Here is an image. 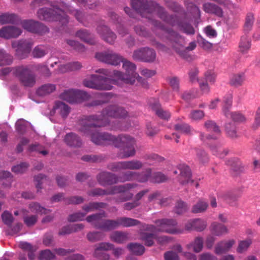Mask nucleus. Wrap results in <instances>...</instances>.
Returning <instances> with one entry per match:
<instances>
[{"mask_svg":"<svg viewBox=\"0 0 260 260\" xmlns=\"http://www.w3.org/2000/svg\"><path fill=\"white\" fill-rule=\"evenodd\" d=\"M95 57L99 60L114 66L118 65L120 61L123 62V69L125 74H122L118 71H114L112 79L103 78L96 75H91L89 78L85 79L83 84L85 86L97 89L110 90L114 83L122 86L125 84L132 85L137 82V85L147 88V82L136 73L135 65L127 60H123L122 58L112 52L98 53Z\"/></svg>","mask_w":260,"mask_h":260,"instance_id":"1","label":"nucleus"},{"mask_svg":"<svg viewBox=\"0 0 260 260\" xmlns=\"http://www.w3.org/2000/svg\"><path fill=\"white\" fill-rule=\"evenodd\" d=\"M91 140L93 143L98 145L113 144L116 147L124 146V154L122 157H127L133 156L135 153L134 139L128 136H119L115 138L108 134L102 135L98 133L91 135Z\"/></svg>","mask_w":260,"mask_h":260,"instance_id":"2","label":"nucleus"},{"mask_svg":"<svg viewBox=\"0 0 260 260\" xmlns=\"http://www.w3.org/2000/svg\"><path fill=\"white\" fill-rule=\"evenodd\" d=\"M126 111L116 106H112L105 110L103 114L99 117L92 116L88 119V122L81 129L85 134L89 135L92 131L93 127L105 126L108 123L110 117H124L126 115Z\"/></svg>","mask_w":260,"mask_h":260,"instance_id":"3","label":"nucleus"},{"mask_svg":"<svg viewBox=\"0 0 260 260\" xmlns=\"http://www.w3.org/2000/svg\"><path fill=\"white\" fill-rule=\"evenodd\" d=\"M101 214L92 215L88 216L86 220L88 222H91L104 231H108L116 228L118 225L130 226L136 225L137 221L131 218H121L117 221H104Z\"/></svg>","mask_w":260,"mask_h":260,"instance_id":"4","label":"nucleus"},{"mask_svg":"<svg viewBox=\"0 0 260 260\" xmlns=\"http://www.w3.org/2000/svg\"><path fill=\"white\" fill-rule=\"evenodd\" d=\"M68 10L69 8L67 6H65L63 11L59 8H55L53 10L50 9H42L38 12V16L42 20L62 21L63 19H67L64 11H68Z\"/></svg>","mask_w":260,"mask_h":260,"instance_id":"5","label":"nucleus"},{"mask_svg":"<svg viewBox=\"0 0 260 260\" xmlns=\"http://www.w3.org/2000/svg\"><path fill=\"white\" fill-rule=\"evenodd\" d=\"M49 210L41 207L39 204L32 203L30 204L29 211L22 210L20 213L23 216L24 221L28 226L34 225L37 221V216L34 215H29L30 213H35L41 215L47 214Z\"/></svg>","mask_w":260,"mask_h":260,"instance_id":"6","label":"nucleus"},{"mask_svg":"<svg viewBox=\"0 0 260 260\" xmlns=\"http://www.w3.org/2000/svg\"><path fill=\"white\" fill-rule=\"evenodd\" d=\"M60 99L70 103H78L86 100L88 95L84 91L74 89L65 90L60 95Z\"/></svg>","mask_w":260,"mask_h":260,"instance_id":"7","label":"nucleus"},{"mask_svg":"<svg viewBox=\"0 0 260 260\" xmlns=\"http://www.w3.org/2000/svg\"><path fill=\"white\" fill-rule=\"evenodd\" d=\"M176 222L172 220L162 219L156 222V227L150 226L149 230L153 232H166L169 233H176L177 230L175 227Z\"/></svg>","mask_w":260,"mask_h":260,"instance_id":"8","label":"nucleus"},{"mask_svg":"<svg viewBox=\"0 0 260 260\" xmlns=\"http://www.w3.org/2000/svg\"><path fill=\"white\" fill-rule=\"evenodd\" d=\"M150 171H147V174L137 175L136 174H131L125 176L123 179L120 178L119 181H124L127 180L131 179L132 178H136L140 182H145L148 180L149 179L153 182H162L165 180V177L161 173H158L155 175L154 177H151L150 175Z\"/></svg>","mask_w":260,"mask_h":260,"instance_id":"9","label":"nucleus"},{"mask_svg":"<svg viewBox=\"0 0 260 260\" xmlns=\"http://www.w3.org/2000/svg\"><path fill=\"white\" fill-rule=\"evenodd\" d=\"M155 53L153 50L146 48L135 51L133 56L134 59L145 61H152L155 59Z\"/></svg>","mask_w":260,"mask_h":260,"instance_id":"10","label":"nucleus"},{"mask_svg":"<svg viewBox=\"0 0 260 260\" xmlns=\"http://www.w3.org/2000/svg\"><path fill=\"white\" fill-rule=\"evenodd\" d=\"M204 126L207 130L214 132L216 135L214 136H205L203 133H201L200 134V139L202 141L205 142L207 140L212 139L214 140L218 138L217 135L219 134L220 130L218 126L216 125L214 121L212 120H208L205 122Z\"/></svg>","mask_w":260,"mask_h":260,"instance_id":"11","label":"nucleus"},{"mask_svg":"<svg viewBox=\"0 0 260 260\" xmlns=\"http://www.w3.org/2000/svg\"><path fill=\"white\" fill-rule=\"evenodd\" d=\"M112 248V245L109 243H102L95 249L94 255L100 260H108L109 255L105 251Z\"/></svg>","mask_w":260,"mask_h":260,"instance_id":"12","label":"nucleus"},{"mask_svg":"<svg viewBox=\"0 0 260 260\" xmlns=\"http://www.w3.org/2000/svg\"><path fill=\"white\" fill-rule=\"evenodd\" d=\"M21 33V30L15 26H6L0 29V37L9 39L12 37H17Z\"/></svg>","mask_w":260,"mask_h":260,"instance_id":"13","label":"nucleus"},{"mask_svg":"<svg viewBox=\"0 0 260 260\" xmlns=\"http://www.w3.org/2000/svg\"><path fill=\"white\" fill-rule=\"evenodd\" d=\"M210 230L212 235L217 237L221 236L229 232L226 226L216 222H214L211 224Z\"/></svg>","mask_w":260,"mask_h":260,"instance_id":"14","label":"nucleus"},{"mask_svg":"<svg viewBox=\"0 0 260 260\" xmlns=\"http://www.w3.org/2000/svg\"><path fill=\"white\" fill-rule=\"evenodd\" d=\"M22 25L25 29L31 32L41 33L40 28H42L46 30L47 29L45 27L38 22L31 20L23 21L22 22Z\"/></svg>","mask_w":260,"mask_h":260,"instance_id":"15","label":"nucleus"},{"mask_svg":"<svg viewBox=\"0 0 260 260\" xmlns=\"http://www.w3.org/2000/svg\"><path fill=\"white\" fill-rule=\"evenodd\" d=\"M206 226V222L200 219H196L190 220L188 221L185 225V228L187 230H194L198 231L204 230Z\"/></svg>","mask_w":260,"mask_h":260,"instance_id":"16","label":"nucleus"},{"mask_svg":"<svg viewBox=\"0 0 260 260\" xmlns=\"http://www.w3.org/2000/svg\"><path fill=\"white\" fill-rule=\"evenodd\" d=\"M69 108L64 103L60 102H57L51 111L52 114H58L62 117L64 118L67 116L69 113Z\"/></svg>","mask_w":260,"mask_h":260,"instance_id":"17","label":"nucleus"},{"mask_svg":"<svg viewBox=\"0 0 260 260\" xmlns=\"http://www.w3.org/2000/svg\"><path fill=\"white\" fill-rule=\"evenodd\" d=\"M235 243V241L234 240L221 241L217 243L215 247L216 253L220 254L229 250Z\"/></svg>","mask_w":260,"mask_h":260,"instance_id":"18","label":"nucleus"},{"mask_svg":"<svg viewBox=\"0 0 260 260\" xmlns=\"http://www.w3.org/2000/svg\"><path fill=\"white\" fill-rule=\"evenodd\" d=\"M19 78L22 84L26 86H31L35 82L34 77L28 74L25 70L19 75Z\"/></svg>","mask_w":260,"mask_h":260,"instance_id":"19","label":"nucleus"},{"mask_svg":"<svg viewBox=\"0 0 260 260\" xmlns=\"http://www.w3.org/2000/svg\"><path fill=\"white\" fill-rule=\"evenodd\" d=\"M118 169H138L142 167L139 161L119 162L117 164Z\"/></svg>","mask_w":260,"mask_h":260,"instance_id":"20","label":"nucleus"},{"mask_svg":"<svg viewBox=\"0 0 260 260\" xmlns=\"http://www.w3.org/2000/svg\"><path fill=\"white\" fill-rule=\"evenodd\" d=\"M101 29L102 32H100V29H99V31L103 38L109 43H113L116 38L115 35L106 26H103Z\"/></svg>","mask_w":260,"mask_h":260,"instance_id":"21","label":"nucleus"},{"mask_svg":"<svg viewBox=\"0 0 260 260\" xmlns=\"http://www.w3.org/2000/svg\"><path fill=\"white\" fill-rule=\"evenodd\" d=\"M175 129L177 131L178 134L175 135H173V136L176 137L175 141L176 143L179 142L178 140V134H189L191 132V128L190 127L186 124H182L180 125H176L175 126Z\"/></svg>","mask_w":260,"mask_h":260,"instance_id":"22","label":"nucleus"},{"mask_svg":"<svg viewBox=\"0 0 260 260\" xmlns=\"http://www.w3.org/2000/svg\"><path fill=\"white\" fill-rule=\"evenodd\" d=\"M204 10L209 13H214L219 17L222 16L223 12L222 10L211 3L205 4L204 6Z\"/></svg>","mask_w":260,"mask_h":260,"instance_id":"23","label":"nucleus"},{"mask_svg":"<svg viewBox=\"0 0 260 260\" xmlns=\"http://www.w3.org/2000/svg\"><path fill=\"white\" fill-rule=\"evenodd\" d=\"M64 141L71 146H79L81 144L79 138L73 133L67 134L64 138Z\"/></svg>","mask_w":260,"mask_h":260,"instance_id":"24","label":"nucleus"},{"mask_svg":"<svg viewBox=\"0 0 260 260\" xmlns=\"http://www.w3.org/2000/svg\"><path fill=\"white\" fill-rule=\"evenodd\" d=\"M55 90V86L54 84H47L41 86L37 92L39 95L43 96L52 92Z\"/></svg>","mask_w":260,"mask_h":260,"instance_id":"25","label":"nucleus"},{"mask_svg":"<svg viewBox=\"0 0 260 260\" xmlns=\"http://www.w3.org/2000/svg\"><path fill=\"white\" fill-rule=\"evenodd\" d=\"M222 111L225 116L231 118L235 121H243L245 119L244 116L241 113L230 112L229 110L225 108H223Z\"/></svg>","mask_w":260,"mask_h":260,"instance_id":"26","label":"nucleus"},{"mask_svg":"<svg viewBox=\"0 0 260 260\" xmlns=\"http://www.w3.org/2000/svg\"><path fill=\"white\" fill-rule=\"evenodd\" d=\"M81 68V65L78 62L70 63L62 65L60 68V71L62 73L77 70Z\"/></svg>","mask_w":260,"mask_h":260,"instance_id":"27","label":"nucleus"},{"mask_svg":"<svg viewBox=\"0 0 260 260\" xmlns=\"http://www.w3.org/2000/svg\"><path fill=\"white\" fill-rule=\"evenodd\" d=\"M83 228L81 224H74L71 225L64 227L59 234V235L68 234L73 232H76L82 229Z\"/></svg>","mask_w":260,"mask_h":260,"instance_id":"28","label":"nucleus"},{"mask_svg":"<svg viewBox=\"0 0 260 260\" xmlns=\"http://www.w3.org/2000/svg\"><path fill=\"white\" fill-rule=\"evenodd\" d=\"M180 174L181 178L184 180L182 181V183H189L190 181L192 182L190 179L191 173L189 168L187 166H183L180 168Z\"/></svg>","mask_w":260,"mask_h":260,"instance_id":"29","label":"nucleus"},{"mask_svg":"<svg viewBox=\"0 0 260 260\" xmlns=\"http://www.w3.org/2000/svg\"><path fill=\"white\" fill-rule=\"evenodd\" d=\"M210 148L212 153L214 155H217L220 158L223 157L228 153V151L226 150H224L219 145L216 144L213 146H210Z\"/></svg>","mask_w":260,"mask_h":260,"instance_id":"30","label":"nucleus"},{"mask_svg":"<svg viewBox=\"0 0 260 260\" xmlns=\"http://www.w3.org/2000/svg\"><path fill=\"white\" fill-rule=\"evenodd\" d=\"M152 106L156 115L160 118L164 119H168L170 117V114L169 112L159 108V104L158 103Z\"/></svg>","mask_w":260,"mask_h":260,"instance_id":"31","label":"nucleus"},{"mask_svg":"<svg viewBox=\"0 0 260 260\" xmlns=\"http://www.w3.org/2000/svg\"><path fill=\"white\" fill-rule=\"evenodd\" d=\"M128 248L129 250L136 255L142 254L145 250V248L142 245L137 243H133L128 245Z\"/></svg>","mask_w":260,"mask_h":260,"instance_id":"32","label":"nucleus"},{"mask_svg":"<svg viewBox=\"0 0 260 260\" xmlns=\"http://www.w3.org/2000/svg\"><path fill=\"white\" fill-rule=\"evenodd\" d=\"M203 240L202 238L198 237L195 239L194 242L188 245L189 249L192 248L196 252H200L203 248Z\"/></svg>","mask_w":260,"mask_h":260,"instance_id":"33","label":"nucleus"},{"mask_svg":"<svg viewBox=\"0 0 260 260\" xmlns=\"http://www.w3.org/2000/svg\"><path fill=\"white\" fill-rule=\"evenodd\" d=\"M208 207V204L204 201H199L192 207V211L193 213H201L205 211Z\"/></svg>","mask_w":260,"mask_h":260,"instance_id":"34","label":"nucleus"},{"mask_svg":"<svg viewBox=\"0 0 260 260\" xmlns=\"http://www.w3.org/2000/svg\"><path fill=\"white\" fill-rule=\"evenodd\" d=\"M244 80V75L236 74L233 75L230 80V84L235 86H241Z\"/></svg>","mask_w":260,"mask_h":260,"instance_id":"35","label":"nucleus"},{"mask_svg":"<svg viewBox=\"0 0 260 260\" xmlns=\"http://www.w3.org/2000/svg\"><path fill=\"white\" fill-rule=\"evenodd\" d=\"M12 58L3 50H0V66L10 64L12 62Z\"/></svg>","mask_w":260,"mask_h":260,"instance_id":"36","label":"nucleus"},{"mask_svg":"<svg viewBox=\"0 0 260 260\" xmlns=\"http://www.w3.org/2000/svg\"><path fill=\"white\" fill-rule=\"evenodd\" d=\"M252 243V240L250 239L240 241L237 248V251L239 253H242L247 250Z\"/></svg>","mask_w":260,"mask_h":260,"instance_id":"37","label":"nucleus"},{"mask_svg":"<svg viewBox=\"0 0 260 260\" xmlns=\"http://www.w3.org/2000/svg\"><path fill=\"white\" fill-rule=\"evenodd\" d=\"M13 48H16V50L19 53V51L23 50L25 53H28L30 52L31 45H27L25 43H20L19 42H13L12 44Z\"/></svg>","mask_w":260,"mask_h":260,"instance_id":"38","label":"nucleus"},{"mask_svg":"<svg viewBox=\"0 0 260 260\" xmlns=\"http://www.w3.org/2000/svg\"><path fill=\"white\" fill-rule=\"evenodd\" d=\"M30 124L28 122L23 119H20L16 122V128L18 132L21 133L28 127L30 126Z\"/></svg>","mask_w":260,"mask_h":260,"instance_id":"39","label":"nucleus"},{"mask_svg":"<svg viewBox=\"0 0 260 260\" xmlns=\"http://www.w3.org/2000/svg\"><path fill=\"white\" fill-rule=\"evenodd\" d=\"M126 238L125 234L119 232H114L111 236V239L112 240L117 243H122L124 242L126 240Z\"/></svg>","mask_w":260,"mask_h":260,"instance_id":"40","label":"nucleus"},{"mask_svg":"<svg viewBox=\"0 0 260 260\" xmlns=\"http://www.w3.org/2000/svg\"><path fill=\"white\" fill-rule=\"evenodd\" d=\"M205 114L201 110H193L189 114V117L193 120H199L204 117Z\"/></svg>","mask_w":260,"mask_h":260,"instance_id":"41","label":"nucleus"},{"mask_svg":"<svg viewBox=\"0 0 260 260\" xmlns=\"http://www.w3.org/2000/svg\"><path fill=\"white\" fill-rule=\"evenodd\" d=\"M77 36L86 42L93 43L90 40V35L85 30H80L77 32Z\"/></svg>","mask_w":260,"mask_h":260,"instance_id":"42","label":"nucleus"},{"mask_svg":"<svg viewBox=\"0 0 260 260\" xmlns=\"http://www.w3.org/2000/svg\"><path fill=\"white\" fill-rule=\"evenodd\" d=\"M28 167V165L26 163H21L19 165L14 166L12 168L13 172L19 174L25 172Z\"/></svg>","mask_w":260,"mask_h":260,"instance_id":"43","label":"nucleus"},{"mask_svg":"<svg viewBox=\"0 0 260 260\" xmlns=\"http://www.w3.org/2000/svg\"><path fill=\"white\" fill-rule=\"evenodd\" d=\"M46 54L45 50L43 46H37L35 47L32 51V55L34 57H42Z\"/></svg>","mask_w":260,"mask_h":260,"instance_id":"44","label":"nucleus"},{"mask_svg":"<svg viewBox=\"0 0 260 260\" xmlns=\"http://www.w3.org/2000/svg\"><path fill=\"white\" fill-rule=\"evenodd\" d=\"M15 16L12 14H4L0 15V23L5 24L12 22L14 20Z\"/></svg>","mask_w":260,"mask_h":260,"instance_id":"45","label":"nucleus"},{"mask_svg":"<svg viewBox=\"0 0 260 260\" xmlns=\"http://www.w3.org/2000/svg\"><path fill=\"white\" fill-rule=\"evenodd\" d=\"M3 222L7 225H10L13 220V218L11 213L7 211L4 212L2 215Z\"/></svg>","mask_w":260,"mask_h":260,"instance_id":"46","label":"nucleus"},{"mask_svg":"<svg viewBox=\"0 0 260 260\" xmlns=\"http://www.w3.org/2000/svg\"><path fill=\"white\" fill-rule=\"evenodd\" d=\"M253 15L252 14L247 15L244 25V29L246 30H249L251 29L253 22Z\"/></svg>","mask_w":260,"mask_h":260,"instance_id":"47","label":"nucleus"},{"mask_svg":"<svg viewBox=\"0 0 260 260\" xmlns=\"http://www.w3.org/2000/svg\"><path fill=\"white\" fill-rule=\"evenodd\" d=\"M54 257V254L49 250L42 251L40 254L41 260H49Z\"/></svg>","mask_w":260,"mask_h":260,"instance_id":"48","label":"nucleus"},{"mask_svg":"<svg viewBox=\"0 0 260 260\" xmlns=\"http://www.w3.org/2000/svg\"><path fill=\"white\" fill-rule=\"evenodd\" d=\"M132 6L134 10L138 12L145 7L140 0H132Z\"/></svg>","mask_w":260,"mask_h":260,"instance_id":"49","label":"nucleus"},{"mask_svg":"<svg viewBox=\"0 0 260 260\" xmlns=\"http://www.w3.org/2000/svg\"><path fill=\"white\" fill-rule=\"evenodd\" d=\"M88 239L91 242H94L100 240L102 238V235L100 233H89L87 235Z\"/></svg>","mask_w":260,"mask_h":260,"instance_id":"50","label":"nucleus"},{"mask_svg":"<svg viewBox=\"0 0 260 260\" xmlns=\"http://www.w3.org/2000/svg\"><path fill=\"white\" fill-rule=\"evenodd\" d=\"M186 209L185 204L183 202H179L175 206V212L178 214H180L185 212Z\"/></svg>","mask_w":260,"mask_h":260,"instance_id":"51","label":"nucleus"},{"mask_svg":"<svg viewBox=\"0 0 260 260\" xmlns=\"http://www.w3.org/2000/svg\"><path fill=\"white\" fill-rule=\"evenodd\" d=\"M205 78L207 81L210 83H214L215 80L216 75L214 72L209 71L206 72Z\"/></svg>","mask_w":260,"mask_h":260,"instance_id":"52","label":"nucleus"},{"mask_svg":"<svg viewBox=\"0 0 260 260\" xmlns=\"http://www.w3.org/2000/svg\"><path fill=\"white\" fill-rule=\"evenodd\" d=\"M250 47V44L247 40L242 41L240 42L239 48L240 51L242 53H245Z\"/></svg>","mask_w":260,"mask_h":260,"instance_id":"53","label":"nucleus"},{"mask_svg":"<svg viewBox=\"0 0 260 260\" xmlns=\"http://www.w3.org/2000/svg\"><path fill=\"white\" fill-rule=\"evenodd\" d=\"M11 174L8 171H2L0 172V180L3 182V184H5L4 180H6L8 182H10L11 180Z\"/></svg>","mask_w":260,"mask_h":260,"instance_id":"54","label":"nucleus"},{"mask_svg":"<svg viewBox=\"0 0 260 260\" xmlns=\"http://www.w3.org/2000/svg\"><path fill=\"white\" fill-rule=\"evenodd\" d=\"M226 131L228 134L231 138H235L237 137L236 131L234 126L227 125L225 127Z\"/></svg>","mask_w":260,"mask_h":260,"instance_id":"55","label":"nucleus"},{"mask_svg":"<svg viewBox=\"0 0 260 260\" xmlns=\"http://www.w3.org/2000/svg\"><path fill=\"white\" fill-rule=\"evenodd\" d=\"M165 260H179L178 254L173 251H169L165 254Z\"/></svg>","mask_w":260,"mask_h":260,"instance_id":"56","label":"nucleus"},{"mask_svg":"<svg viewBox=\"0 0 260 260\" xmlns=\"http://www.w3.org/2000/svg\"><path fill=\"white\" fill-rule=\"evenodd\" d=\"M142 239L145 241L146 245L148 246H151L153 244V236L152 234H147V233H145V235L142 237Z\"/></svg>","mask_w":260,"mask_h":260,"instance_id":"57","label":"nucleus"},{"mask_svg":"<svg viewBox=\"0 0 260 260\" xmlns=\"http://www.w3.org/2000/svg\"><path fill=\"white\" fill-rule=\"evenodd\" d=\"M199 160L203 162H206L208 160V157L206 152L203 150H199L197 154Z\"/></svg>","mask_w":260,"mask_h":260,"instance_id":"58","label":"nucleus"},{"mask_svg":"<svg viewBox=\"0 0 260 260\" xmlns=\"http://www.w3.org/2000/svg\"><path fill=\"white\" fill-rule=\"evenodd\" d=\"M68 43L71 46L73 47L75 49L79 51H83L84 50V47L83 45L74 40H69L68 41Z\"/></svg>","mask_w":260,"mask_h":260,"instance_id":"59","label":"nucleus"},{"mask_svg":"<svg viewBox=\"0 0 260 260\" xmlns=\"http://www.w3.org/2000/svg\"><path fill=\"white\" fill-rule=\"evenodd\" d=\"M85 216V214L81 213H77L72 215L69 217V220L71 221H75L77 220H81Z\"/></svg>","mask_w":260,"mask_h":260,"instance_id":"60","label":"nucleus"},{"mask_svg":"<svg viewBox=\"0 0 260 260\" xmlns=\"http://www.w3.org/2000/svg\"><path fill=\"white\" fill-rule=\"evenodd\" d=\"M215 240L216 238L213 235H210L207 237L206 241V245L208 248H211L213 246Z\"/></svg>","mask_w":260,"mask_h":260,"instance_id":"61","label":"nucleus"},{"mask_svg":"<svg viewBox=\"0 0 260 260\" xmlns=\"http://www.w3.org/2000/svg\"><path fill=\"white\" fill-rule=\"evenodd\" d=\"M200 260H217V258L210 253H204L200 255Z\"/></svg>","mask_w":260,"mask_h":260,"instance_id":"62","label":"nucleus"},{"mask_svg":"<svg viewBox=\"0 0 260 260\" xmlns=\"http://www.w3.org/2000/svg\"><path fill=\"white\" fill-rule=\"evenodd\" d=\"M204 31L206 34L209 37H214L216 36L217 34L216 31L211 26H208L206 27L205 28Z\"/></svg>","mask_w":260,"mask_h":260,"instance_id":"63","label":"nucleus"},{"mask_svg":"<svg viewBox=\"0 0 260 260\" xmlns=\"http://www.w3.org/2000/svg\"><path fill=\"white\" fill-rule=\"evenodd\" d=\"M170 84L174 89H178L179 86V81L177 78L174 77L171 78L170 81Z\"/></svg>","mask_w":260,"mask_h":260,"instance_id":"64","label":"nucleus"}]
</instances>
